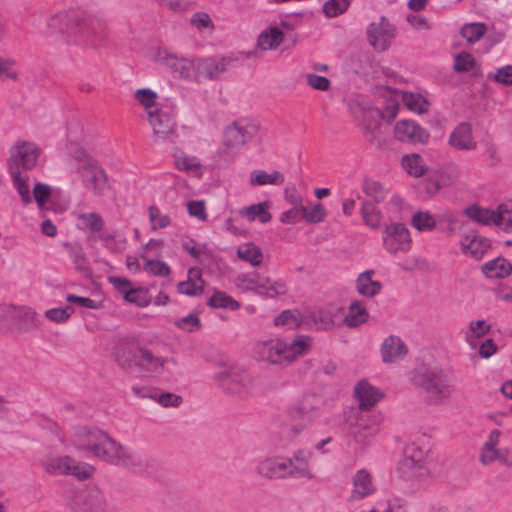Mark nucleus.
Here are the masks:
<instances>
[{
	"label": "nucleus",
	"instance_id": "1",
	"mask_svg": "<svg viewBox=\"0 0 512 512\" xmlns=\"http://www.w3.org/2000/svg\"><path fill=\"white\" fill-rule=\"evenodd\" d=\"M74 437L78 449L90 451L105 463L133 473H143L148 469V462L138 452L100 429L79 427L75 430Z\"/></svg>",
	"mask_w": 512,
	"mask_h": 512
},
{
	"label": "nucleus",
	"instance_id": "2",
	"mask_svg": "<svg viewBox=\"0 0 512 512\" xmlns=\"http://www.w3.org/2000/svg\"><path fill=\"white\" fill-rule=\"evenodd\" d=\"M311 345L312 339L307 335H298L290 342L275 338L257 342L254 353L263 362L286 366L306 355Z\"/></svg>",
	"mask_w": 512,
	"mask_h": 512
},
{
	"label": "nucleus",
	"instance_id": "3",
	"mask_svg": "<svg viewBox=\"0 0 512 512\" xmlns=\"http://www.w3.org/2000/svg\"><path fill=\"white\" fill-rule=\"evenodd\" d=\"M410 380L415 388L425 394L426 401L432 405L443 404L454 391L450 376L439 367H417Z\"/></svg>",
	"mask_w": 512,
	"mask_h": 512
},
{
	"label": "nucleus",
	"instance_id": "4",
	"mask_svg": "<svg viewBox=\"0 0 512 512\" xmlns=\"http://www.w3.org/2000/svg\"><path fill=\"white\" fill-rule=\"evenodd\" d=\"M214 380L223 391L233 395L251 393L256 380L245 368L236 364H224L214 375Z\"/></svg>",
	"mask_w": 512,
	"mask_h": 512
},
{
	"label": "nucleus",
	"instance_id": "5",
	"mask_svg": "<svg viewBox=\"0 0 512 512\" xmlns=\"http://www.w3.org/2000/svg\"><path fill=\"white\" fill-rule=\"evenodd\" d=\"M73 42L78 45L97 48L101 46L107 37L106 22L98 17L84 16L78 12Z\"/></svg>",
	"mask_w": 512,
	"mask_h": 512
},
{
	"label": "nucleus",
	"instance_id": "6",
	"mask_svg": "<svg viewBox=\"0 0 512 512\" xmlns=\"http://www.w3.org/2000/svg\"><path fill=\"white\" fill-rule=\"evenodd\" d=\"M428 449L418 443L407 445L403 452V458L398 464V470L405 479L423 477L428 474L426 458Z\"/></svg>",
	"mask_w": 512,
	"mask_h": 512
},
{
	"label": "nucleus",
	"instance_id": "7",
	"mask_svg": "<svg viewBox=\"0 0 512 512\" xmlns=\"http://www.w3.org/2000/svg\"><path fill=\"white\" fill-rule=\"evenodd\" d=\"M382 245L390 255L408 253L412 247V238L408 227L399 222H391L382 231Z\"/></svg>",
	"mask_w": 512,
	"mask_h": 512
},
{
	"label": "nucleus",
	"instance_id": "8",
	"mask_svg": "<svg viewBox=\"0 0 512 512\" xmlns=\"http://www.w3.org/2000/svg\"><path fill=\"white\" fill-rule=\"evenodd\" d=\"M324 400L315 393L305 394L297 405L294 412V419L300 423L293 426V431L299 434L304 428L311 425L321 413Z\"/></svg>",
	"mask_w": 512,
	"mask_h": 512
},
{
	"label": "nucleus",
	"instance_id": "9",
	"mask_svg": "<svg viewBox=\"0 0 512 512\" xmlns=\"http://www.w3.org/2000/svg\"><path fill=\"white\" fill-rule=\"evenodd\" d=\"M148 118L156 143L174 142L177 133L175 117L171 111L162 108L156 111H148Z\"/></svg>",
	"mask_w": 512,
	"mask_h": 512
},
{
	"label": "nucleus",
	"instance_id": "10",
	"mask_svg": "<svg viewBox=\"0 0 512 512\" xmlns=\"http://www.w3.org/2000/svg\"><path fill=\"white\" fill-rule=\"evenodd\" d=\"M231 61L228 57L195 58L194 81L200 83L218 79L227 70Z\"/></svg>",
	"mask_w": 512,
	"mask_h": 512
},
{
	"label": "nucleus",
	"instance_id": "11",
	"mask_svg": "<svg viewBox=\"0 0 512 512\" xmlns=\"http://www.w3.org/2000/svg\"><path fill=\"white\" fill-rule=\"evenodd\" d=\"M70 509L71 512H104V495L95 487L80 490L72 497Z\"/></svg>",
	"mask_w": 512,
	"mask_h": 512
},
{
	"label": "nucleus",
	"instance_id": "12",
	"mask_svg": "<svg viewBox=\"0 0 512 512\" xmlns=\"http://www.w3.org/2000/svg\"><path fill=\"white\" fill-rule=\"evenodd\" d=\"M396 36V28L387 18L381 17L378 22H372L367 28L370 45L378 52H384Z\"/></svg>",
	"mask_w": 512,
	"mask_h": 512
},
{
	"label": "nucleus",
	"instance_id": "13",
	"mask_svg": "<svg viewBox=\"0 0 512 512\" xmlns=\"http://www.w3.org/2000/svg\"><path fill=\"white\" fill-rule=\"evenodd\" d=\"M135 364L143 371L153 376L163 374L170 365L175 366L173 358L161 357L147 348H139L134 356Z\"/></svg>",
	"mask_w": 512,
	"mask_h": 512
},
{
	"label": "nucleus",
	"instance_id": "14",
	"mask_svg": "<svg viewBox=\"0 0 512 512\" xmlns=\"http://www.w3.org/2000/svg\"><path fill=\"white\" fill-rule=\"evenodd\" d=\"M381 115L380 109L370 108L363 112L360 124L365 139L376 148H381L384 143L381 131Z\"/></svg>",
	"mask_w": 512,
	"mask_h": 512
},
{
	"label": "nucleus",
	"instance_id": "15",
	"mask_svg": "<svg viewBox=\"0 0 512 512\" xmlns=\"http://www.w3.org/2000/svg\"><path fill=\"white\" fill-rule=\"evenodd\" d=\"M39 156L38 147L30 142L15 145L11 150L9 171L14 169L29 170L36 165Z\"/></svg>",
	"mask_w": 512,
	"mask_h": 512
},
{
	"label": "nucleus",
	"instance_id": "16",
	"mask_svg": "<svg viewBox=\"0 0 512 512\" xmlns=\"http://www.w3.org/2000/svg\"><path fill=\"white\" fill-rule=\"evenodd\" d=\"M312 456L311 450L301 448L295 450L290 457H286L290 478L314 479L315 474L310 467Z\"/></svg>",
	"mask_w": 512,
	"mask_h": 512
},
{
	"label": "nucleus",
	"instance_id": "17",
	"mask_svg": "<svg viewBox=\"0 0 512 512\" xmlns=\"http://www.w3.org/2000/svg\"><path fill=\"white\" fill-rule=\"evenodd\" d=\"M429 136V132L413 120H400L394 126V137L401 142L424 144Z\"/></svg>",
	"mask_w": 512,
	"mask_h": 512
},
{
	"label": "nucleus",
	"instance_id": "18",
	"mask_svg": "<svg viewBox=\"0 0 512 512\" xmlns=\"http://www.w3.org/2000/svg\"><path fill=\"white\" fill-rule=\"evenodd\" d=\"M80 175L84 187L94 195H103L110 188L108 175L98 162Z\"/></svg>",
	"mask_w": 512,
	"mask_h": 512
},
{
	"label": "nucleus",
	"instance_id": "19",
	"mask_svg": "<svg viewBox=\"0 0 512 512\" xmlns=\"http://www.w3.org/2000/svg\"><path fill=\"white\" fill-rule=\"evenodd\" d=\"M257 472L262 477L271 480L290 478L287 461L284 457H268L263 459L257 465Z\"/></svg>",
	"mask_w": 512,
	"mask_h": 512
},
{
	"label": "nucleus",
	"instance_id": "20",
	"mask_svg": "<svg viewBox=\"0 0 512 512\" xmlns=\"http://www.w3.org/2000/svg\"><path fill=\"white\" fill-rule=\"evenodd\" d=\"M380 352L382 361L392 364L403 360L408 353V348L399 336L389 335L382 342Z\"/></svg>",
	"mask_w": 512,
	"mask_h": 512
},
{
	"label": "nucleus",
	"instance_id": "21",
	"mask_svg": "<svg viewBox=\"0 0 512 512\" xmlns=\"http://www.w3.org/2000/svg\"><path fill=\"white\" fill-rule=\"evenodd\" d=\"M78 21V12L74 10L59 11L52 15L47 22V26L52 33H62L68 36H74Z\"/></svg>",
	"mask_w": 512,
	"mask_h": 512
},
{
	"label": "nucleus",
	"instance_id": "22",
	"mask_svg": "<svg viewBox=\"0 0 512 512\" xmlns=\"http://www.w3.org/2000/svg\"><path fill=\"white\" fill-rule=\"evenodd\" d=\"M448 143L451 147L460 151H471L477 147L472 135V127L469 123L458 124L449 136Z\"/></svg>",
	"mask_w": 512,
	"mask_h": 512
},
{
	"label": "nucleus",
	"instance_id": "23",
	"mask_svg": "<svg viewBox=\"0 0 512 512\" xmlns=\"http://www.w3.org/2000/svg\"><path fill=\"white\" fill-rule=\"evenodd\" d=\"M161 59L162 62L174 73H177L179 77L194 81L195 58L187 59L178 57L175 54L165 53Z\"/></svg>",
	"mask_w": 512,
	"mask_h": 512
},
{
	"label": "nucleus",
	"instance_id": "24",
	"mask_svg": "<svg viewBox=\"0 0 512 512\" xmlns=\"http://www.w3.org/2000/svg\"><path fill=\"white\" fill-rule=\"evenodd\" d=\"M375 490L370 473L365 469L358 470L353 477V489L350 499L361 500L373 494Z\"/></svg>",
	"mask_w": 512,
	"mask_h": 512
},
{
	"label": "nucleus",
	"instance_id": "25",
	"mask_svg": "<svg viewBox=\"0 0 512 512\" xmlns=\"http://www.w3.org/2000/svg\"><path fill=\"white\" fill-rule=\"evenodd\" d=\"M354 393L361 410L370 409L382 398V394L367 381L358 382L354 388Z\"/></svg>",
	"mask_w": 512,
	"mask_h": 512
},
{
	"label": "nucleus",
	"instance_id": "26",
	"mask_svg": "<svg viewBox=\"0 0 512 512\" xmlns=\"http://www.w3.org/2000/svg\"><path fill=\"white\" fill-rule=\"evenodd\" d=\"M258 288L259 296L270 299L283 296L288 292V286L284 280L274 279L263 274Z\"/></svg>",
	"mask_w": 512,
	"mask_h": 512
},
{
	"label": "nucleus",
	"instance_id": "27",
	"mask_svg": "<svg viewBox=\"0 0 512 512\" xmlns=\"http://www.w3.org/2000/svg\"><path fill=\"white\" fill-rule=\"evenodd\" d=\"M376 433V427L365 423H357L350 427L349 436L351 440L349 444L352 445L355 449L361 450L370 443Z\"/></svg>",
	"mask_w": 512,
	"mask_h": 512
},
{
	"label": "nucleus",
	"instance_id": "28",
	"mask_svg": "<svg viewBox=\"0 0 512 512\" xmlns=\"http://www.w3.org/2000/svg\"><path fill=\"white\" fill-rule=\"evenodd\" d=\"M13 325L18 333L31 331L39 326L38 315L31 308H15Z\"/></svg>",
	"mask_w": 512,
	"mask_h": 512
},
{
	"label": "nucleus",
	"instance_id": "29",
	"mask_svg": "<svg viewBox=\"0 0 512 512\" xmlns=\"http://www.w3.org/2000/svg\"><path fill=\"white\" fill-rule=\"evenodd\" d=\"M177 290L180 294L186 296H198L204 290V280L202 279L201 270L198 268H191L187 273V280L180 282L177 285Z\"/></svg>",
	"mask_w": 512,
	"mask_h": 512
},
{
	"label": "nucleus",
	"instance_id": "30",
	"mask_svg": "<svg viewBox=\"0 0 512 512\" xmlns=\"http://www.w3.org/2000/svg\"><path fill=\"white\" fill-rule=\"evenodd\" d=\"M374 274V270H366L358 275L356 290L361 296L372 298L381 292L383 286L379 281L372 279Z\"/></svg>",
	"mask_w": 512,
	"mask_h": 512
},
{
	"label": "nucleus",
	"instance_id": "31",
	"mask_svg": "<svg viewBox=\"0 0 512 512\" xmlns=\"http://www.w3.org/2000/svg\"><path fill=\"white\" fill-rule=\"evenodd\" d=\"M63 246L67 249L75 269L85 277L90 276L91 269L82 246L78 243L69 242L63 243Z\"/></svg>",
	"mask_w": 512,
	"mask_h": 512
},
{
	"label": "nucleus",
	"instance_id": "32",
	"mask_svg": "<svg viewBox=\"0 0 512 512\" xmlns=\"http://www.w3.org/2000/svg\"><path fill=\"white\" fill-rule=\"evenodd\" d=\"M482 272L490 279L504 278L511 274L512 264L504 258H496L485 263Z\"/></svg>",
	"mask_w": 512,
	"mask_h": 512
},
{
	"label": "nucleus",
	"instance_id": "33",
	"mask_svg": "<svg viewBox=\"0 0 512 512\" xmlns=\"http://www.w3.org/2000/svg\"><path fill=\"white\" fill-rule=\"evenodd\" d=\"M285 181L284 175L277 170L267 173L265 170L256 169L250 174L249 183L251 186L282 185Z\"/></svg>",
	"mask_w": 512,
	"mask_h": 512
},
{
	"label": "nucleus",
	"instance_id": "34",
	"mask_svg": "<svg viewBox=\"0 0 512 512\" xmlns=\"http://www.w3.org/2000/svg\"><path fill=\"white\" fill-rule=\"evenodd\" d=\"M284 40V33L278 27H271L260 33L257 39V46L263 50H274Z\"/></svg>",
	"mask_w": 512,
	"mask_h": 512
},
{
	"label": "nucleus",
	"instance_id": "35",
	"mask_svg": "<svg viewBox=\"0 0 512 512\" xmlns=\"http://www.w3.org/2000/svg\"><path fill=\"white\" fill-rule=\"evenodd\" d=\"M369 317L368 311L361 301H353L348 313L343 319V323L349 328H355L367 321Z\"/></svg>",
	"mask_w": 512,
	"mask_h": 512
},
{
	"label": "nucleus",
	"instance_id": "36",
	"mask_svg": "<svg viewBox=\"0 0 512 512\" xmlns=\"http://www.w3.org/2000/svg\"><path fill=\"white\" fill-rule=\"evenodd\" d=\"M269 204L267 202L257 203L248 207L242 208L239 213L248 221L252 222L259 220L261 223H267L271 220V213L268 211Z\"/></svg>",
	"mask_w": 512,
	"mask_h": 512
},
{
	"label": "nucleus",
	"instance_id": "37",
	"mask_svg": "<svg viewBox=\"0 0 512 512\" xmlns=\"http://www.w3.org/2000/svg\"><path fill=\"white\" fill-rule=\"evenodd\" d=\"M78 220V228L92 233L103 230L105 222L100 214L96 212L76 214Z\"/></svg>",
	"mask_w": 512,
	"mask_h": 512
},
{
	"label": "nucleus",
	"instance_id": "38",
	"mask_svg": "<svg viewBox=\"0 0 512 512\" xmlns=\"http://www.w3.org/2000/svg\"><path fill=\"white\" fill-rule=\"evenodd\" d=\"M261 277L262 274L255 271L241 273L234 278L233 282L236 288L241 290L242 292L251 291L258 295V285L260 284Z\"/></svg>",
	"mask_w": 512,
	"mask_h": 512
},
{
	"label": "nucleus",
	"instance_id": "39",
	"mask_svg": "<svg viewBox=\"0 0 512 512\" xmlns=\"http://www.w3.org/2000/svg\"><path fill=\"white\" fill-rule=\"evenodd\" d=\"M491 330V325L487 324L485 320L471 321L468 330L465 332V341L472 348H475L477 341L488 334Z\"/></svg>",
	"mask_w": 512,
	"mask_h": 512
},
{
	"label": "nucleus",
	"instance_id": "40",
	"mask_svg": "<svg viewBox=\"0 0 512 512\" xmlns=\"http://www.w3.org/2000/svg\"><path fill=\"white\" fill-rule=\"evenodd\" d=\"M72 458L69 456L47 457L42 460L41 465L45 471L53 475L67 474Z\"/></svg>",
	"mask_w": 512,
	"mask_h": 512
},
{
	"label": "nucleus",
	"instance_id": "41",
	"mask_svg": "<svg viewBox=\"0 0 512 512\" xmlns=\"http://www.w3.org/2000/svg\"><path fill=\"white\" fill-rule=\"evenodd\" d=\"M10 175L12 177L13 185L20 195L22 202L25 205L32 203V196L30 195V188L27 183L28 176L19 169H14L10 171Z\"/></svg>",
	"mask_w": 512,
	"mask_h": 512
},
{
	"label": "nucleus",
	"instance_id": "42",
	"mask_svg": "<svg viewBox=\"0 0 512 512\" xmlns=\"http://www.w3.org/2000/svg\"><path fill=\"white\" fill-rule=\"evenodd\" d=\"M487 246L484 241L477 237L465 236L461 240V250L465 255L474 259H481L486 251Z\"/></svg>",
	"mask_w": 512,
	"mask_h": 512
},
{
	"label": "nucleus",
	"instance_id": "43",
	"mask_svg": "<svg viewBox=\"0 0 512 512\" xmlns=\"http://www.w3.org/2000/svg\"><path fill=\"white\" fill-rule=\"evenodd\" d=\"M237 256L254 267L259 266L263 260L261 249L253 243H245L239 246L237 249Z\"/></svg>",
	"mask_w": 512,
	"mask_h": 512
},
{
	"label": "nucleus",
	"instance_id": "44",
	"mask_svg": "<svg viewBox=\"0 0 512 512\" xmlns=\"http://www.w3.org/2000/svg\"><path fill=\"white\" fill-rule=\"evenodd\" d=\"M465 214L473 221L489 225H497L496 211L480 208L476 205L469 206L465 209Z\"/></svg>",
	"mask_w": 512,
	"mask_h": 512
},
{
	"label": "nucleus",
	"instance_id": "45",
	"mask_svg": "<svg viewBox=\"0 0 512 512\" xmlns=\"http://www.w3.org/2000/svg\"><path fill=\"white\" fill-rule=\"evenodd\" d=\"M402 101L409 110L415 113L423 114L428 111V101L418 93L404 92Z\"/></svg>",
	"mask_w": 512,
	"mask_h": 512
},
{
	"label": "nucleus",
	"instance_id": "46",
	"mask_svg": "<svg viewBox=\"0 0 512 512\" xmlns=\"http://www.w3.org/2000/svg\"><path fill=\"white\" fill-rule=\"evenodd\" d=\"M403 168L414 177H421L426 172V165L418 154L405 155L402 158Z\"/></svg>",
	"mask_w": 512,
	"mask_h": 512
},
{
	"label": "nucleus",
	"instance_id": "47",
	"mask_svg": "<svg viewBox=\"0 0 512 512\" xmlns=\"http://www.w3.org/2000/svg\"><path fill=\"white\" fill-rule=\"evenodd\" d=\"M486 32V25L479 22L464 24L460 30L462 37L471 44L478 42Z\"/></svg>",
	"mask_w": 512,
	"mask_h": 512
},
{
	"label": "nucleus",
	"instance_id": "48",
	"mask_svg": "<svg viewBox=\"0 0 512 512\" xmlns=\"http://www.w3.org/2000/svg\"><path fill=\"white\" fill-rule=\"evenodd\" d=\"M208 306L212 308H225L235 311L239 309L240 304L238 301L227 295L225 292H215L207 302Z\"/></svg>",
	"mask_w": 512,
	"mask_h": 512
},
{
	"label": "nucleus",
	"instance_id": "49",
	"mask_svg": "<svg viewBox=\"0 0 512 512\" xmlns=\"http://www.w3.org/2000/svg\"><path fill=\"white\" fill-rule=\"evenodd\" d=\"M411 225L418 231H432L436 227V219L428 211H419L412 216Z\"/></svg>",
	"mask_w": 512,
	"mask_h": 512
},
{
	"label": "nucleus",
	"instance_id": "50",
	"mask_svg": "<svg viewBox=\"0 0 512 512\" xmlns=\"http://www.w3.org/2000/svg\"><path fill=\"white\" fill-rule=\"evenodd\" d=\"M364 223L371 229H377L381 224V213L376 210L373 203L366 201L361 206Z\"/></svg>",
	"mask_w": 512,
	"mask_h": 512
},
{
	"label": "nucleus",
	"instance_id": "51",
	"mask_svg": "<svg viewBox=\"0 0 512 512\" xmlns=\"http://www.w3.org/2000/svg\"><path fill=\"white\" fill-rule=\"evenodd\" d=\"M175 166L177 169L186 172H196L200 170L201 164L197 157L187 155L183 152H177L174 155Z\"/></svg>",
	"mask_w": 512,
	"mask_h": 512
},
{
	"label": "nucleus",
	"instance_id": "52",
	"mask_svg": "<svg viewBox=\"0 0 512 512\" xmlns=\"http://www.w3.org/2000/svg\"><path fill=\"white\" fill-rule=\"evenodd\" d=\"M234 123L240 133V137L242 138L244 145L251 141L258 134L260 129L259 124L246 119H241Z\"/></svg>",
	"mask_w": 512,
	"mask_h": 512
},
{
	"label": "nucleus",
	"instance_id": "53",
	"mask_svg": "<svg viewBox=\"0 0 512 512\" xmlns=\"http://www.w3.org/2000/svg\"><path fill=\"white\" fill-rule=\"evenodd\" d=\"M302 321L301 314L297 310H284L274 319L276 326L288 328L298 327Z\"/></svg>",
	"mask_w": 512,
	"mask_h": 512
},
{
	"label": "nucleus",
	"instance_id": "54",
	"mask_svg": "<svg viewBox=\"0 0 512 512\" xmlns=\"http://www.w3.org/2000/svg\"><path fill=\"white\" fill-rule=\"evenodd\" d=\"M18 72L16 70V61L10 57L0 56V80L15 81L18 79Z\"/></svg>",
	"mask_w": 512,
	"mask_h": 512
},
{
	"label": "nucleus",
	"instance_id": "55",
	"mask_svg": "<svg viewBox=\"0 0 512 512\" xmlns=\"http://www.w3.org/2000/svg\"><path fill=\"white\" fill-rule=\"evenodd\" d=\"M52 194L51 187L44 183H37L33 188V198L41 212H44L47 207V201Z\"/></svg>",
	"mask_w": 512,
	"mask_h": 512
},
{
	"label": "nucleus",
	"instance_id": "56",
	"mask_svg": "<svg viewBox=\"0 0 512 512\" xmlns=\"http://www.w3.org/2000/svg\"><path fill=\"white\" fill-rule=\"evenodd\" d=\"M72 160L75 162V169L78 173L82 174L90 167L97 163L96 160L91 158L83 149H76L72 155Z\"/></svg>",
	"mask_w": 512,
	"mask_h": 512
},
{
	"label": "nucleus",
	"instance_id": "57",
	"mask_svg": "<svg viewBox=\"0 0 512 512\" xmlns=\"http://www.w3.org/2000/svg\"><path fill=\"white\" fill-rule=\"evenodd\" d=\"M497 225L505 230L512 228V201L502 203L496 210Z\"/></svg>",
	"mask_w": 512,
	"mask_h": 512
},
{
	"label": "nucleus",
	"instance_id": "58",
	"mask_svg": "<svg viewBox=\"0 0 512 512\" xmlns=\"http://www.w3.org/2000/svg\"><path fill=\"white\" fill-rule=\"evenodd\" d=\"M223 144L231 149H239L244 146L240 133L235 126V123L229 125L223 135Z\"/></svg>",
	"mask_w": 512,
	"mask_h": 512
},
{
	"label": "nucleus",
	"instance_id": "59",
	"mask_svg": "<svg viewBox=\"0 0 512 512\" xmlns=\"http://www.w3.org/2000/svg\"><path fill=\"white\" fill-rule=\"evenodd\" d=\"M365 194L374 199L376 203H381L387 196L386 189L376 181H366L363 185Z\"/></svg>",
	"mask_w": 512,
	"mask_h": 512
},
{
	"label": "nucleus",
	"instance_id": "60",
	"mask_svg": "<svg viewBox=\"0 0 512 512\" xmlns=\"http://www.w3.org/2000/svg\"><path fill=\"white\" fill-rule=\"evenodd\" d=\"M174 325L185 332L193 333L200 329L201 322L196 313H190L185 317L175 320Z\"/></svg>",
	"mask_w": 512,
	"mask_h": 512
},
{
	"label": "nucleus",
	"instance_id": "61",
	"mask_svg": "<svg viewBox=\"0 0 512 512\" xmlns=\"http://www.w3.org/2000/svg\"><path fill=\"white\" fill-rule=\"evenodd\" d=\"M311 318L317 329L328 330L333 326V314L325 309H318L314 311Z\"/></svg>",
	"mask_w": 512,
	"mask_h": 512
},
{
	"label": "nucleus",
	"instance_id": "62",
	"mask_svg": "<svg viewBox=\"0 0 512 512\" xmlns=\"http://www.w3.org/2000/svg\"><path fill=\"white\" fill-rule=\"evenodd\" d=\"M300 210L301 217L308 223H319L326 218V210L321 203L314 205L311 211H308L306 207H302Z\"/></svg>",
	"mask_w": 512,
	"mask_h": 512
},
{
	"label": "nucleus",
	"instance_id": "63",
	"mask_svg": "<svg viewBox=\"0 0 512 512\" xmlns=\"http://www.w3.org/2000/svg\"><path fill=\"white\" fill-rule=\"evenodd\" d=\"M69 471L67 474L77 477L79 480H84L92 476L94 472L93 466L86 463H78L72 458V463L69 464Z\"/></svg>",
	"mask_w": 512,
	"mask_h": 512
},
{
	"label": "nucleus",
	"instance_id": "64",
	"mask_svg": "<svg viewBox=\"0 0 512 512\" xmlns=\"http://www.w3.org/2000/svg\"><path fill=\"white\" fill-rule=\"evenodd\" d=\"M144 269L151 275L158 277H165L171 273L170 267L161 260H147Z\"/></svg>",
	"mask_w": 512,
	"mask_h": 512
}]
</instances>
